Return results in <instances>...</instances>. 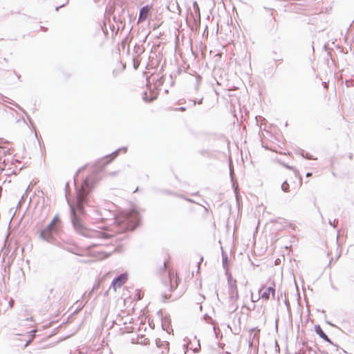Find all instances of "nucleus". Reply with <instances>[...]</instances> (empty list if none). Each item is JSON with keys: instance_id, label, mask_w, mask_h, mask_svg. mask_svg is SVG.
I'll list each match as a JSON object with an SVG mask.
<instances>
[{"instance_id": "obj_30", "label": "nucleus", "mask_w": 354, "mask_h": 354, "mask_svg": "<svg viewBox=\"0 0 354 354\" xmlns=\"http://www.w3.org/2000/svg\"><path fill=\"white\" fill-rule=\"evenodd\" d=\"M310 176H312V173L308 172V173L306 174V176L307 177H309Z\"/></svg>"}, {"instance_id": "obj_7", "label": "nucleus", "mask_w": 354, "mask_h": 354, "mask_svg": "<svg viewBox=\"0 0 354 354\" xmlns=\"http://www.w3.org/2000/svg\"><path fill=\"white\" fill-rule=\"evenodd\" d=\"M60 222L59 217L57 214H56L50 223L45 227L46 230H51L54 232H57L58 230V223Z\"/></svg>"}, {"instance_id": "obj_10", "label": "nucleus", "mask_w": 354, "mask_h": 354, "mask_svg": "<svg viewBox=\"0 0 354 354\" xmlns=\"http://www.w3.org/2000/svg\"><path fill=\"white\" fill-rule=\"evenodd\" d=\"M315 330L316 332V333L322 338L323 339L324 341H326V342H328V343H330L332 344V342L331 340L330 339V338L328 337V335L324 332V330H322V328H321V326L319 325H316L315 326Z\"/></svg>"}, {"instance_id": "obj_29", "label": "nucleus", "mask_w": 354, "mask_h": 354, "mask_svg": "<svg viewBox=\"0 0 354 354\" xmlns=\"http://www.w3.org/2000/svg\"><path fill=\"white\" fill-rule=\"evenodd\" d=\"M225 261H227V257H223V264L225 263Z\"/></svg>"}, {"instance_id": "obj_16", "label": "nucleus", "mask_w": 354, "mask_h": 354, "mask_svg": "<svg viewBox=\"0 0 354 354\" xmlns=\"http://www.w3.org/2000/svg\"><path fill=\"white\" fill-rule=\"evenodd\" d=\"M302 156L306 158L308 160H315L316 159V158H314L313 156L309 153H306L305 154L302 153Z\"/></svg>"}, {"instance_id": "obj_39", "label": "nucleus", "mask_w": 354, "mask_h": 354, "mask_svg": "<svg viewBox=\"0 0 354 354\" xmlns=\"http://www.w3.org/2000/svg\"><path fill=\"white\" fill-rule=\"evenodd\" d=\"M12 303H13V301H12H12H10V305H12Z\"/></svg>"}, {"instance_id": "obj_31", "label": "nucleus", "mask_w": 354, "mask_h": 354, "mask_svg": "<svg viewBox=\"0 0 354 354\" xmlns=\"http://www.w3.org/2000/svg\"><path fill=\"white\" fill-rule=\"evenodd\" d=\"M26 320H27V321H28V320L32 321V317H29V318H27Z\"/></svg>"}, {"instance_id": "obj_11", "label": "nucleus", "mask_w": 354, "mask_h": 354, "mask_svg": "<svg viewBox=\"0 0 354 354\" xmlns=\"http://www.w3.org/2000/svg\"><path fill=\"white\" fill-rule=\"evenodd\" d=\"M156 97H157V93H155V92L151 93V96H150V97H149V96H148V94H147V92H145V93H143V100H144L145 102H151V101H153V100H155Z\"/></svg>"}, {"instance_id": "obj_12", "label": "nucleus", "mask_w": 354, "mask_h": 354, "mask_svg": "<svg viewBox=\"0 0 354 354\" xmlns=\"http://www.w3.org/2000/svg\"><path fill=\"white\" fill-rule=\"evenodd\" d=\"M120 151H123L125 153L127 151V147L120 148V149H117L116 151H113L110 156H113V158H114L118 155V153Z\"/></svg>"}, {"instance_id": "obj_6", "label": "nucleus", "mask_w": 354, "mask_h": 354, "mask_svg": "<svg viewBox=\"0 0 354 354\" xmlns=\"http://www.w3.org/2000/svg\"><path fill=\"white\" fill-rule=\"evenodd\" d=\"M151 6L149 5H146L140 8L139 12V17L138 22H142L145 21L149 14Z\"/></svg>"}, {"instance_id": "obj_2", "label": "nucleus", "mask_w": 354, "mask_h": 354, "mask_svg": "<svg viewBox=\"0 0 354 354\" xmlns=\"http://www.w3.org/2000/svg\"><path fill=\"white\" fill-rule=\"evenodd\" d=\"M115 219V223L122 231H133L139 223L140 215L136 210L133 209L120 214Z\"/></svg>"}, {"instance_id": "obj_18", "label": "nucleus", "mask_w": 354, "mask_h": 354, "mask_svg": "<svg viewBox=\"0 0 354 354\" xmlns=\"http://www.w3.org/2000/svg\"><path fill=\"white\" fill-rule=\"evenodd\" d=\"M335 222H336V219H334L333 221H331L330 220L329 221V224L333 226L334 228H336V224H335Z\"/></svg>"}, {"instance_id": "obj_13", "label": "nucleus", "mask_w": 354, "mask_h": 354, "mask_svg": "<svg viewBox=\"0 0 354 354\" xmlns=\"http://www.w3.org/2000/svg\"><path fill=\"white\" fill-rule=\"evenodd\" d=\"M193 8H194V10H195L196 13L198 15V18L200 19L201 15H200L199 6L196 1H194L193 3Z\"/></svg>"}, {"instance_id": "obj_34", "label": "nucleus", "mask_w": 354, "mask_h": 354, "mask_svg": "<svg viewBox=\"0 0 354 354\" xmlns=\"http://www.w3.org/2000/svg\"><path fill=\"white\" fill-rule=\"evenodd\" d=\"M346 84H347V86H349L350 82H348V81H346Z\"/></svg>"}, {"instance_id": "obj_25", "label": "nucleus", "mask_w": 354, "mask_h": 354, "mask_svg": "<svg viewBox=\"0 0 354 354\" xmlns=\"http://www.w3.org/2000/svg\"><path fill=\"white\" fill-rule=\"evenodd\" d=\"M30 339L28 340L26 343L24 344V347H26L30 344Z\"/></svg>"}, {"instance_id": "obj_4", "label": "nucleus", "mask_w": 354, "mask_h": 354, "mask_svg": "<svg viewBox=\"0 0 354 354\" xmlns=\"http://www.w3.org/2000/svg\"><path fill=\"white\" fill-rule=\"evenodd\" d=\"M54 233H55L54 232L49 230H46V228L44 227L43 230H41L40 231L39 238L40 239H41L42 241H46L48 243L55 245H56L60 248H62L64 250H66L68 252H73L71 248L66 247L63 243L59 242L53 236Z\"/></svg>"}, {"instance_id": "obj_1", "label": "nucleus", "mask_w": 354, "mask_h": 354, "mask_svg": "<svg viewBox=\"0 0 354 354\" xmlns=\"http://www.w3.org/2000/svg\"><path fill=\"white\" fill-rule=\"evenodd\" d=\"M84 168H80L74 176L76 194L75 203H72L68 198V183L65 186L66 198L70 207L71 223L77 233L92 240L91 242V246L108 245L111 243V240L113 238L111 234L104 229L93 230L87 228L81 220V216H84L86 214L85 207L90 205L88 196L93 189L95 183V176L90 175L84 180L80 186H77L76 183L77 176Z\"/></svg>"}, {"instance_id": "obj_41", "label": "nucleus", "mask_w": 354, "mask_h": 354, "mask_svg": "<svg viewBox=\"0 0 354 354\" xmlns=\"http://www.w3.org/2000/svg\"><path fill=\"white\" fill-rule=\"evenodd\" d=\"M225 354H231V353L229 352H226Z\"/></svg>"}, {"instance_id": "obj_26", "label": "nucleus", "mask_w": 354, "mask_h": 354, "mask_svg": "<svg viewBox=\"0 0 354 354\" xmlns=\"http://www.w3.org/2000/svg\"><path fill=\"white\" fill-rule=\"evenodd\" d=\"M186 201H189V202H191V203H194V201L190 199V198H184Z\"/></svg>"}, {"instance_id": "obj_38", "label": "nucleus", "mask_w": 354, "mask_h": 354, "mask_svg": "<svg viewBox=\"0 0 354 354\" xmlns=\"http://www.w3.org/2000/svg\"><path fill=\"white\" fill-rule=\"evenodd\" d=\"M111 160H108L106 163V164H108V163L111 162Z\"/></svg>"}, {"instance_id": "obj_33", "label": "nucleus", "mask_w": 354, "mask_h": 354, "mask_svg": "<svg viewBox=\"0 0 354 354\" xmlns=\"http://www.w3.org/2000/svg\"><path fill=\"white\" fill-rule=\"evenodd\" d=\"M346 84H347V86H349L350 82H348V81H346Z\"/></svg>"}, {"instance_id": "obj_37", "label": "nucleus", "mask_w": 354, "mask_h": 354, "mask_svg": "<svg viewBox=\"0 0 354 354\" xmlns=\"http://www.w3.org/2000/svg\"><path fill=\"white\" fill-rule=\"evenodd\" d=\"M163 267H164V268H166V263L165 262H164Z\"/></svg>"}, {"instance_id": "obj_24", "label": "nucleus", "mask_w": 354, "mask_h": 354, "mask_svg": "<svg viewBox=\"0 0 354 354\" xmlns=\"http://www.w3.org/2000/svg\"><path fill=\"white\" fill-rule=\"evenodd\" d=\"M177 109H178V110H180V111H185V107H183V106L179 107V108H178Z\"/></svg>"}, {"instance_id": "obj_28", "label": "nucleus", "mask_w": 354, "mask_h": 354, "mask_svg": "<svg viewBox=\"0 0 354 354\" xmlns=\"http://www.w3.org/2000/svg\"><path fill=\"white\" fill-rule=\"evenodd\" d=\"M348 158L349 159L352 160L353 159V153H350L349 155H348Z\"/></svg>"}, {"instance_id": "obj_22", "label": "nucleus", "mask_w": 354, "mask_h": 354, "mask_svg": "<svg viewBox=\"0 0 354 354\" xmlns=\"http://www.w3.org/2000/svg\"><path fill=\"white\" fill-rule=\"evenodd\" d=\"M198 348H196L194 349V352L196 353V352H198L199 351V348H200V343H199V341H198Z\"/></svg>"}, {"instance_id": "obj_23", "label": "nucleus", "mask_w": 354, "mask_h": 354, "mask_svg": "<svg viewBox=\"0 0 354 354\" xmlns=\"http://www.w3.org/2000/svg\"><path fill=\"white\" fill-rule=\"evenodd\" d=\"M65 5H66V4H65V3H64V4L61 5V6H59L57 7V8H55V10H56V11H57L60 8L64 7Z\"/></svg>"}, {"instance_id": "obj_17", "label": "nucleus", "mask_w": 354, "mask_h": 354, "mask_svg": "<svg viewBox=\"0 0 354 354\" xmlns=\"http://www.w3.org/2000/svg\"><path fill=\"white\" fill-rule=\"evenodd\" d=\"M162 84H163V77H162L159 78L158 80H157L156 86H159L162 85Z\"/></svg>"}, {"instance_id": "obj_14", "label": "nucleus", "mask_w": 354, "mask_h": 354, "mask_svg": "<svg viewBox=\"0 0 354 354\" xmlns=\"http://www.w3.org/2000/svg\"><path fill=\"white\" fill-rule=\"evenodd\" d=\"M281 189L284 192H289V185L288 183L285 181L282 183L281 185Z\"/></svg>"}, {"instance_id": "obj_27", "label": "nucleus", "mask_w": 354, "mask_h": 354, "mask_svg": "<svg viewBox=\"0 0 354 354\" xmlns=\"http://www.w3.org/2000/svg\"><path fill=\"white\" fill-rule=\"evenodd\" d=\"M133 61H134L133 66H134V68L136 69L138 68V65H137V63H136L135 59Z\"/></svg>"}, {"instance_id": "obj_21", "label": "nucleus", "mask_w": 354, "mask_h": 354, "mask_svg": "<svg viewBox=\"0 0 354 354\" xmlns=\"http://www.w3.org/2000/svg\"><path fill=\"white\" fill-rule=\"evenodd\" d=\"M162 298H163V301H165L166 299H167L168 298H169V297H170V296H169V297H168V296H167V295H166V294H162Z\"/></svg>"}, {"instance_id": "obj_19", "label": "nucleus", "mask_w": 354, "mask_h": 354, "mask_svg": "<svg viewBox=\"0 0 354 354\" xmlns=\"http://www.w3.org/2000/svg\"><path fill=\"white\" fill-rule=\"evenodd\" d=\"M285 304H286V307H287V309H288V310H290V304H289L288 301L285 300Z\"/></svg>"}, {"instance_id": "obj_3", "label": "nucleus", "mask_w": 354, "mask_h": 354, "mask_svg": "<svg viewBox=\"0 0 354 354\" xmlns=\"http://www.w3.org/2000/svg\"><path fill=\"white\" fill-rule=\"evenodd\" d=\"M227 288L229 311L234 313L239 308V305L236 303V301L238 300L239 295L236 285V280L232 277L231 274H228L227 276Z\"/></svg>"}, {"instance_id": "obj_8", "label": "nucleus", "mask_w": 354, "mask_h": 354, "mask_svg": "<svg viewBox=\"0 0 354 354\" xmlns=\"http://www.w3.org/2000/svg\"><path fill=\"white\" fill-rule=\"evenodd\" d=\"M270 295H272V298H274L275 288L274 283L273 286H270L266 289V290L261 294V297L264 300H268Z\"/></svg>"}, {"instance_id": "obj_5", "label": "nucleus", "mask_w": 354, "mask_h": 354, "mask_svg": "<svg viewBox=\"0 0 354 354\" xmlns=\"http://www.w3.org/2000/svg\"><path fill=\"white\" fill-rule=\"evenodd\" d=\"M127 280V273H122L118 277L113 279L110 286V288H113L115 291L120 288Z\"/></svg>"}, {"instance_id": "obj_32", "label": "nucleus", "mask_w": 354, "mask_h": 354, "mask_svg": "<svg viewBox=\"0 0 354 354\" xmlns=\"http://www.w3.org/2000/svg\"><path fill=\"white\" fill-rule=\"evenodd\" d=\"M117 173H118L117 171L113 172V173L112 174V175H113V176H115V175L117 174Z\"/></svg>"}, {"instance_id": "obj_36", "label": "nucleus", "mask_w": 354, "mask_h": 354, "mask_svg": "<svg viewBox=\"0 0 354 354\" xmlns=\"http://www.w3.org/2000/svg\"><path fill=\"white\" fill-rule=\"evenodd\" d=\"M167 194H171L172 193L171 192H165Z\"/></svg>"}, {"instance_id": "obj_9", "label": "nucleus", "mask_w": 354, "mask_h": 354, "mask_svg": "<svg viewBox=\"0 0 354 354\" xmlns=\"http://www.w3.org/2000/svg\"><path fill=\"white\" fill-rule=\"evenodd\" d=\"M168 274L170 281V291H174V290L178 287L180 280L177 275H174L170 272Z\"/></svg>"}, {"instance_id": "obj_40", "label": "nucleus", "mask_w": 354, "mask_h": 354, "mask_svg": "<svg viewBox=\"0 0 354 354\" xmlns=\"http://www.w3.org/2000/svg\"><path fill=\"white\" fill-rule=\"evenodd\" d=\"M264 287L263 286L261 290H259V292H261V290Z\"/></svg>"}, {"instance_id": "obj_35", "label": "nucleus", "mask_w": 354, "mask_h": 354, "mask_svg": "<svg viewBox=\"0 0 354 354\" xmlns=\"http://www.w3.org/2000/svg\"><path fill=\"white\" fill-rule=\"evenodd\" d=\"M327 323H328V324H330V326H334V325H333V324H331L330 322H328Z\"/></svg>"}, {"instance_id": "obj_20", "label": "nucleus", "mask_w": 354, "mask_h": 354, "mask_svg": "<svg viewBox=\"0 0 354 354\" xmlns=\"http://www.w3.org/2000/svg\"><path fill=\"white\" fill-rule=\"evenodd\" d=\"M203 98H201L200 100H198L197 103L198 104H202ZM196 104V102L195 100L193 101V104L195 105Z\"/></svg>"}, {"instance_id": "obj_15", "label": "nucleus", "mask_w": 354, "mask_h": 354, "mask_svg": "<svg viewBox=\"0 0 354 354\" xmlns=\"http://www.w3.org/2000/svg\"><path fill=\"white\" fill-rule=\"evenodd\" d=\"M6 102H8V103H10L12 105H14L15 106H16L17 108H18L19 109H21V107L18 104H17L16 102H15L14 101H12L10 99L8 98V100H5Z\"/></svg>"}]
</instances>
